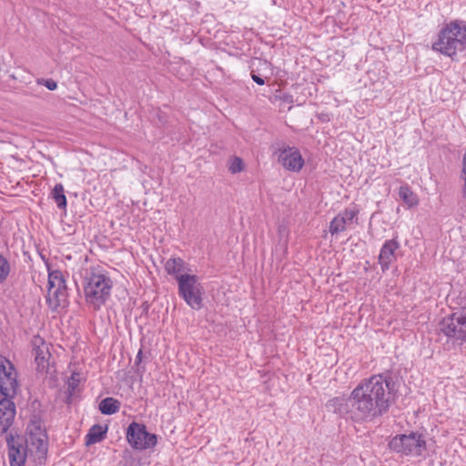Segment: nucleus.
<instances>
[{"label":"nucleus","mask_w":466,"mask_h":466,"mask_svg":"<svg viewBox=\"0 0 466 466\" xmlns=\"http://www.w3.org/2000/svg\"><path fill=\"white\" fill-rule=\"evenodd\" d=\"M360 210L357 208H346L339 212L329 224V233L337 235L343 232L348 226H350L357 221V216Z\"/></svg>","instance_id":"obj_12"},{"label":"nucleus","mask_w":466,"mask_h":466,"mask_svg":"<svg viewBox=\"0 0 466 466\" xmlns=\"http://www.w3.org/2000/svg\"><path fill=\"white\" fill-rule=\"evenodd\" d=\"M279 162L288 170L298 172L304 166V159L296 147H285L279 149Z\"/></svg>","instance_id":"obj_11"},{"label":"nucleus","mask_w":466,"mask_h":466,"mask_svg":"<svg viewBox=\"0 0 466 466\" xmlns=\"http://www.w3.org/2000/svg\"><path fill=\"white\" fill-rule=\"evenodd\" d=\"M107 427L100 424L93 425L86 435V445L89 446L102 441L106 435Z\"/></svg>","instance_id":"obj_16"},{"label":"nucleus","mask_w":466,"mask_h":466,"mask_svg":"<svg viewBox=\"0 0 466 466\" xmlns=\"http://www.w3.org/2000/svg\"><path fill=\"white\" fill-rule=\"evenodd\" d=\"M81 377L79 373H73L67 381V399L72 398L79 390Z\"/></svg>","instance_id":"obj_21"},{"label":"nucleus","mask_w":466,"mask_h":466,"mask_svg":"<svg viewBox=\"0 0 466 466\" xmlns=\"http://www.w3.org/2000/svg\"><path fill=\"white\" fill-rule=\"evenodd\" d=\"M399 248L400 243L395 238L386 240L382 245L379 255V264L383 272L389 270L391 263L395 261V252Z\"/></svg>","instance_id":"obj_14"},{"label":"nucleus","mask_w":466,"mask_h":466,"mask_svg":"<svg viewBox=\"0 0 466 466\" xmlns=\"http://www.w3.org/2000/svg\"><path fill=\"white\" fill-rule=\"evenodd\" d=\"M10 466H25L27 462L42 463L47 452V434L43 421L34 416L27 424L25 436L6 435Z\"/></svg>","instance_id":"obj_2"},{"label":"nucleus","mask_w":466,"mask_h":466,"mask_svg":"<svg viewBox=\"0 0 466 466\" xmlns=\"http://www.w3.org/2000/svg\"><path fill=\"white\" fill-rule=\"evenodd\" d=\"M439 332L447 340L466 341V308L444 318L439 325Z\"/></svg>","instance_id":"obj_7"},{"label":"nucleus","mask_w":466,"mask_h":466,"mask_svg":"<svg viewBox=\"0 0 466 466\" xmlns=\"http://www.w3.org/2000/svg\"><path fill=\"white\" fill-rule=\"evenodd\" d=\"M51 197L56 203V206L60 209H65L66 208V197L65 195L64 187L61 183L56 184L52 192Z\"/></svg>","instance_id":"obj_19"},{"label":"nucleus","mask_w":466,"mask_h":466,"mask_svg":"<svg viewBox=\"0 0 466 466\" xmlns=\"http://www.w3.org/2000/svg\"><path fill=\"white\" fill-rule=\"evenodd\" d=\"M432 49L454 59L459 52H466V25L454 21L448 24L439 33Z\"/></svg>","instance_id":"obj_5"},{"label":"nucleus","mask_w":466,"mask_h":466,"mask_svg":"<svg viewBox=\"0 0 466 466\" xmlns=\"http://www.w3.org/2000/svg\"><path fill=\"white\" fill-rule=\"evenodd\" d=\"M461 177H466V147H465V152H464L463 157H462Z\"/></svg>","instance_id":"obj_25"},{"label":"nucleus","mask_w":466,"mask_h":466,"mask_svg":"<svg viewBox=\"0 0 466 466\" xmlns=\"http://www.w3.org/2000/svg\"><path fill=\"white\" fill-rule=\"evenodd\" d=\"M17 387L16 373L13 364L5 358L0 357V435L7 432L14 422L15 405L11 399Z\"/></svg>","instance_id":"obj_3"},{"label":"nucleus","mask_w":466,"mask_h":466,"mask_svg":"<svg viewBox=\"0 0 466 466\" xmlns=\"http://www.w3.org/2000/svg\"><path fill=\"white\" fill-rule=\"evenodd\" d=\"M389 446L395 452L406 456H420L426 449V442L421 434L411 432L395 436Z\"/></svg>","instance_id":"obj_8"},{"label":"nucleus","mask_w":466,"mask_h":466,"mask_svg":"<svg viewBox=\"0 0 466 466\" xmlns=\"http://www.w3.org/2000/svg\"><path fill=\"white\" fill-rule=\"evenodd\" d=\"M119 409L120 402L112 397L105 398L99 403V410L105 415L115 414L119 410Z\"/></svg>","instance_id":"obj_17"},{"label":"nucleus","mask_w":466,"mask_h":466,"mask_svg":"<svg viewBox=\"0 0 466 466\" xmlns=\"http://www.w3.org/2000/svg\"><path fill=\"white\" fill-rule=\"evenodd\" d=\"M251 78L258 85L262 86L265 84V80L258 75L255 74L254 71L251 72Z\"/></svg>","instance_id":"obj_24"},{"label":"nucleus","mask_w":466,"mask_h":466,"mask_svg":"<svg viewBox=\"0 0 466 466\" xmlns=\"http://www.w3.org/2000/svg\"><path fill=\"white\" fill-rule=\"evenodd\" d=\"M43 85L48 89V90H56L57 87V84L53 79H43L42 80Z\"/></svg>","instance_id":"obj_23"},{"label":"nucleus","mask_w":466,"mask_h":466,"mask_svg":"<svg viewBox=\"0 0 466 466\" xmlns=\"http://www.w3.org/2000/svg\"><path fill=\"white\" fill-rule=\"evenodd\" d=\"M462 178L464 180V186H463L462 191H463V194L466 196V177H462Z\"/></svg>","instance_id":"obj_27"},{"label":"nucleus","mask_w":466,"mask_h":466,"mask_svg":"<svg viewBox=\"0 0 466 466\" xmlns=\"http://www.w3.org/2000/svg\"><path fill=\"white\" fill-rule=\"evenodd\" d=\"M141 359H142V350H140L137 354V357H136V364H137L138 362L141 361Z\"/></svg>","instance_id":"obj_26"},{"label":"nucleus","mask_w":466,"mask_h":466,"mask_svg":"<svg viewBox=\"0 0 466 466\" xmlns=\"http://www.w3.org/2000/svg\"><path fill=\"white\" fill-rule=\"evenodd\" d=\"M34 346L35 361L37 370L42 372H47L51 357L48 345L41 338L37 337L34 339Z\"/></svg>","instance_id":"obj_13"},{"label":"nucleus","mask_w":466,"mask_h":466,"mask_svg":"<svg viewBox=\"0 0 466 466\" xmlns=\"http://www.w3.org/2000/svg\"><path fill=\"white\" fill-rule=\"evenodd\" d=\"M399 196L402 199V201L410 208L415 207L419 203L416 194H414L413 191L407 185L401 186L400 187Z\"/></svg>","instance_id":"obj_18"},{"label":"nucleus","mask_w":466,"mask_h":466,"mask_svg":"<svg viewBox=\"0 0 466 466\" xmlns=\"http://www.w3.org/2000/svg\"><path fill=\"white\" fill-rule=\"evenodd\" d=\"M177 293L192 309H202L205 289L197 275L181 276L177 283Z\"/></svg>","instance_id":"obj_6"},{"label":"nucleus","mask_w":466,"mask_h":466,"mask_svg":"<svg viewBox=\"0 0 466 466\" xmlns=\"http://www.w3.org/2000/svg\"><path fill=\"white\" fill-rule=\"evenodd\" d=\"M46 302L50 309H56L67 299L65 277L60 270H53L48 274V291Z\"/></svg>","instance_id":"obj_10"},{"label":"nucleus","mask_w":466,"mask_h":466,"mask_svg":"<svg viewBox=\"0 0 466 466\" xmlns=\"http://www.w3.org/2000/svg\"><path fill=\"white\" fill-rule=\"evenodd\" d=\"M165 269L167 274L172 275L179 282L181 276H189L187 273L188 269L186 267V263L180 258H172L167 260L165 263Z\"/></svg>","instance_id":"obj_15"},{"label":"nucleus","mask_w":466,"mask_h":466,"mask_svg":"<svg viewBox=\"0 0 466 466\" xmlns=\"http://www.w3.org/2000/svg\"><path fill=\"white\" fill-rule=\"evenodd\" d=\"M396 384L389 373L363 380L349 397L329 400L327 409L354 421H371L382 416L394 398Z\"/></svg>","instance_id":"obj_1"},{"label":"nucleus","mask_w":466,"mask_h":466,"mask_svg":"<svg viewBox=\"0 0 466 466\" xmlns=\"http://www.w3.org/2000/svg\"><path fill=\"white\" fill-rule=\"evenodd\" d=\"M127 440L133 449L139 451L152 449L157 443V436L148 432L145 424L136 421L128 425Z\"/></svg>","instance_id":"obj_9"},{"label":"nucleus","mask_w":466,"mask_h":466,"mask_svg":"<svg viewBox=\"0 0 466 466\" xmlns=\"http://www.w3.org/2000/svg\"><path fill=\"white\" fill-rule=\"evenodd\" d=\"M113 281L101 267H91L84 277V293L88 306L99 310L109 299Z\"/></svg>","instance_id":"obj_4"},{"label":"nucleus","mask_w":466,"mask_h":466,"mask_svg":"<svg viewBox=\"0 0 466 466\" xmlns=\"http://www.w3.org/2000/svg\"><path fill=\"white\" fill-rule=\"evenodd\" d=\"M243 168H244L243 161L240 157H234L233 158H231L230 164L228 166V170L232 174L238 173V172L242 171Z\"/></svg>","instance_id":"obj_22"},{"label":"nucleus","mask_w":466,"mask_h":466,"mask_svg":"<svg viewBox=\"0 0 466 466\" xmlns=\"http://www.w3.org/2000/svg\"><path fill=\"white\" fill-rule=\"evenodd\" d=\"M11 271L12 267L10 261L7 258L0 254V284L5 283L8 279Z\"/></svg>","instance_id":"obj_20"}]
</instances>
